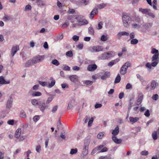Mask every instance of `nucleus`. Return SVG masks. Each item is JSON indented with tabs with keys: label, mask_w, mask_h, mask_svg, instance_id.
Here are the masks:
<instances>
[{
	"label": "nucleus",
	"mask_w": 159,
	"mask_h": 159,
	"mask_svg": "<svg viewBox=\"0 0 159 159\" xmlns=\"http://www.w3.org/2000/svg\"><path fill=\"white\" fill-rule=\"evenodd\" d=\"M151 52L152 54H154L151 58L152 62L151 63L147 62L145 65L146 67L149 70L152 69V66L156 67L159 62V53L158 50L156 48H152Z\"/></svg>",
	"instance_id": "obj_1"
},
{
	"label": "nucleus",
	"mask_w": 159,
	"mask_h": 159,
	"mask_svg": "<svg viewBox=\"0 0 159 159\" xmlns=\"http://www.w3.org/2000/svg\"><path fill=\"white\" fill-rule=\"evenodd\" d=\"M115 55V52L113 51H109L105 52L98 57L99 60H108L109 58L114 57Z\"/></svg>",
	"instance_id": "obj_2"
},
{
	"label": "nucleus",
	"mask_w": 159,
	"mask_h": 159,
	"mask_svg": "<svg viewBox=\"0 0 159 159\" xmlns=\"http://www.w3.org/2000/svg\"><path fill=\"white\" fill-rule=\"evenodd\" d=\"M122 18L124 26L125 27H127L129 25L131 20L130 16L127 14H124Z\"/></svg>",
	"instance_id": "obj_3"
},
{
	"label": "nucleus",
	"mask_w": 159,
	"mask_h": 159,
	"mask_svg": "<svg viewBox=\"0 0 159 159\" xmlns=\"http://www.w3.org/2000/svg\"><path fill=\"white\" fill-rule=\"evenodd\" d=\"M87 50L92 53L97 52L103 50L102 46H91L87 48Z\"/></svg>",
	"instance_id": "obj_4"
},
{
	"label": "nucleus",
	"mask_w": 159,
	"mask_h": 159,
	"mask_svg": "<svg viewBox=\"0 0 159 159\" xmlns=\"http://www.w3.org/2000/svg\"><path fill=\"white\" fill-rule=\"evenodd\" d=\"M131 66V63L129 61L125 62L121 67L120 70V74L122 75H125L127 72L128 67Z\"/></svg>",
	"instance_id": "obj_5"
},
{
	"label": "nucleus",
	"mask_w": 159,
	"mask_h": 159,
	"mask_svg": "<svg viewBox=\"0 0 159 159\" xmlns=\"http://www.w3.org/2000/svg\"><path fill=\"white\" fill-rule=\"evenodd\" d=\"M83 16L79 15L76 16L75 19L80 24V25H87L88 24V21L85 19H83Z\"/></svg>",
	"instance_id": "obj_6"
},
{
	"label": "nucleus",
	"mask_w": 159,
	"mask_h": 159,
	"mask_svg": "<svg viewBox=\"0 0 159 159\" xmlns=\"http://www.w3.org/2000/svg\"><path fill=\"white\" fill-rule=\"evenodd\" d=\"M45 58L44 55H38L32 58L34 64H36L43 61Z\"/></svg>",
	"instance_id": "obj_7"
},
{
	"label": "nucleus",
	"mask_w": 159,
	"mask_h": 159,
	"mask_svg": "<svg viewBox=\"0 0 159 159\" xmlns=\"http://www.w3.org/2000/svg\"><path fill=\"white\" fill-rule=\"evenodd\" d=\"M39 107L40 111L42 112H43L45 109L48 108L49 106L48 105H46L44 102H39Z\"/></svg>",
	"instance_id": "obj_8"
},
{
	"label": "nucleus",
	"mask_w": 159,
	"mask_h": 159,
	"mask_svg": "<svg viewBox=\"0 0 159 159\" xmlns=\"http://www.w3.org/2000/svg\"><path fill=\"white\" fill-rule=\"evenodd\" d=\"M13 101V99L12 97H9L7 99L6 104V108L7 109H10L12 105V102Z\"/></svg>",
	"instance_id": "obj_9"
},
{
	"label": "nucleus",
	"mask_w": 159,
	"mask_h": 159,
	"mask_svg": "<svg viewBox=\"0 0 159 159\" xmlns=\"http://www.w3.org/2000/svg\"><path fill=\"white\" fill-rule=\"evenodd\" d=\"M129 35V33L125 31H121L118 33L117 35V37L118 39H120L121 36H128Z\"/></svg>",
	"instance_id": "obj_10"
},
{
	"label": "nucleus",
	"mask_w": 159,
	"mask_h": 159,
	"mask_svg": "<svg viewBox=\"0 0 159 159\" xmlns=\"http://www.w3.org/2000/svg\"><path fill=\"white\" fill-rule=\"evenodd\" d=\"M19 49L18 46H13L11 48V55L13 57L14 55L16 53L17 51Z\"/></svg>",
	"instance_id": "obj_11"
},
{
	"label": "nucleus",
	"mask_w": 159,
	"mask_h": 159,
	"mask_svg": "<svg viewBox=\"0 0 159 159\" xmlns=\"http://www.w3.org/2000/svg\"><path fill=\"white\" fill-rule=\"evenodd\" d=\"M69 78L71 81L73 83H76L77 82L78 80V77L75 75H70L69 76Z\"/></svg>",
	"instance_id": "obj_12"
},
{
	"label": "nucleus",
	"mask_w": 159,
	"mask_h": 159,
	"mask_svg": "<svg viewBox=\"0 0 159 159\" xmlns=\"http://www.w3.org/2000/svg\"><path fill=\"white\" fill-rule=\"evenodd\" d=\"M36 2L37 5L40 7H43L46 6L45 1L42 0H39Z\"/></svg>",
	"instance_id": "obj_13"
},
{
	"label": "nucleus",
	"mask_w": 159,
	"mask_h": 159,
	"mask_svg": "<svg viewBox=\"0 0 159 159\" xmlns=\"http://www.w3.org/2000/svg\"><path fill=\"white\" fill-rule=\"evenodd\" d=\"M98 9L97 7H95L93 9L90 14V18L91 19H93L94 15L98 13Z\"/></svg>",
	"instance_id": "obj_14"
},
{
	"label": "nucleus",
	"mask_w": 159,
	"mask_h": 159,
	"mask_svg": "<svg viewBox=\"0 0 159 159\" xmlns=\"http://www.w3.org/2000/svg\"><path fill=\"white\" fill-rule=\"evenodd\" d=\"M158 85V83L156 82L155 80H152L151 83L150 89L153 90Z\"/></svg>",
	"instance_id": "obj_15"
},
{
	"label": "nucleus",
	"mask_w": 159,
	"mask_h": 159,
	"mask_svg": "<svg viewBox=\"0 0 159 159\" xmlns=\"http://www.w3.org/2000/svg\"><path fill=\"white\" fill-rule=\"evenodd\" d=\"M97 66L95 64L89 65H88L87 69L89 71H93L97 68Z\"/></svg>",
	"instance_id": "obj_16"
},
{
	"label": "nucleus",
	"mask_w": 159,
	"mask_h": 159,
	"mask_svg": "<svg viewBox=\"0 0 159 159\" xmlns=\"http://www.w3.org/2000/svg\"><path fill=\"white\" fill-rule=\"evenodd\" d=\"M120 61V59L118 58H116L115 60H113L110 61L108 64V66H112L114 64Z\"/></svg>",
	"instance_id": "obj_17"
},
{
	"label": "nucleus",
	"mask_w": 159,
	"mask_h": 159,
	"mask_svg": "<svg viewBox=\"0 0 159 159\" xmlns=\"http://www.w3.org/2000/svg\"><path fill=\"white\" fill-rule=\"evenodd\" d=\"M110 76V73L109 72H106L101 77V79L103 80H105L107 78H109Z\"/></svg>",
	"instance_id": "obj_18"
},
{
	"label": "nucleus",
	"mask_w": 159,
	"mask_h": 159,
	"mask_svg": "<svg viewBox=\"0 0 159 159\" xmlns=\"http://www.w3.org/2000/svg\"><path fill=\"white\" fill-rule=\"evenodd\" d=\"M112 139L113 141L116 143L120 144L122 141V139H118L117 137L115 136H113Z\"/></svg>",
	"instance_id": "obj_19"
},
{
	"label": "nucleus",
	"mask_w": 159,
	"mask_h": 159,
	"mask_svg": "<svg viewBox=\"0 0 159 159\" xmlns=\"http://www.w3.org/2000/svg\"><path fill=\"white\" fill-rule=\"evenodd\" d=\"M10 83L9 81H6L2 76H0V84H7Z\"/></svg>",
	"instance_id": "obj_20"
},
{
	"label": "nucleus",
	"mask_w": 159,
	"mask_h": 159,
	"mask_svg": "<svg viewBox=\"0 0 159 159\" xmlns=\"http://www.w3.org/2000/svg\"><path fill=\"white\" fill-rule=\"evenodd\" d=\"M119 132V128L118 126H117L112 132V134L113 135V136H116L118 134Z\"/></svg>",
	"instance_id": "obj_21"
},
{
	"label": "nucleus",
	"mask_w": 159,
	"mask_h": 159,
	"mask_svg": "<svg viewBox=\"0 0 159 159\" xmlns=\"http://www.w3.org/2000/svg\"><path fill=\"white\" fill-rule=\"evenodd\" d=\"M150 9H143L141 8H139V11L142 13L148 15Z\"/></svg>",
	"instance_id": "obj_22"
},
{
	"label": "nucleus",
	"mask_w": 159,
	"mask_h": 159,
	"mask_svg": "<svg viewBox=\"0 0 159 159\" xmlns=\"http://www.w3.org/2000/svg\"><path fill=\"white\" fill-rule=\"evenodd\" d=\"M75 102V100H70L69 102V103L68 104V105L67 107V110H70L73 108V104Z\"/></svg>",
	"instance_id": "obj_23"
},
{
	"label": "nucleus",
	"mask_w": 159,
	"mask_h": 159,
	"mask_svg": "<svg viewBox=\"0 0 159 159\" xmlns=\"http://www.w3.org/2000/svg\"><path fill=\"white\" fill-rule=\"evenodd\" d=\"M34 64L33 59L28 60L25 64V66L26 67H29Z\"/></svg>",
	"instance_id": "obj_24"
},
{
	"label": "nucleus",
	"mask_w": 159,
	"mask_h": 159,
	"mask_svg": "<svg viewBox=\"0 0 159 159\" xmlns=\"http://www.w3.org/2000/svg\"><path fill=\"white\" fill-rule=\"evenodd\" d=\"M20 130V129L18 128L16 131L15 133V137L17 139H19V138L20 137V132H19Z\"/></svg>",
	"instance_id": "obj_25"
},
{
	"label": "nucleus",
	"mask_w": 159,
	"mask_h": 159,
	"mask_svg": "<svg viewBox=\"0 0 159 159\" xmlns=\"http://www.w3.org/2000/svg\"><path fill=\"white\" fill-rule=\"evenodd\" d=\"M129 119L130 122L134 123L137 121L139 120V118L137 117H130Z\"/></svg>",
	"instance_id": "obj_26"
},
{
	"label": "nucleus",
	"mask_w": 159,
	"mask_h": 159,
	"mask_svg": "<svg viewBox=\"0 0 159 159\" xmlns=\"http://www.w3.org/2000/svg\"><path fill=\"white\" fill-rule=\"evenodd\" d=\"M88 147H84L82 151V154L84 156H86L87 155L88 152Z\"/></svg>",
	"instance_id": "obj_27"
},
{
	"label": "nucleus",
	"mask_w": 159,
	"mask_h": 159,
	"mask_svg": "<svg viewBox=\"0 0 159 159\" xmlns=\"http://www.w3.org/2000/svg\"><path fill=\"white\" fill-rule=\"evenodd\" d=\"M90 143V139H86L84 140V147H86L89 148V144Z\"/></svg>",
	"instance_id": "obj_28"
},
{
	"label": "nucleus",
	"mask_w": 159,
	"mask_h": 159,
	"mask_svg": "<svg viewBox=\"0 0 159 159\" xmlns=\"http://www.w3.org/2000/svg\"><path fill=\"white\" fill-rule=\"evenodd\" d=\"M152 137L153 139L156 140L157 139L158 133L157 131H154L152 134Z\"/></svg>",
	"instance_id": "obj_29"
},
{
	"label": "nucleus",
	"mask_w": 159,
	"mask_h": 159,
	"mask_svg": "<svg viewBox=\"0 0 159 159\" xmlns=\"http://www.w3.org/2000/svg\"><path fill=\"white\" fill-rule=\"evenodd\" d=\"M120 80L121 77L120 75L119 74H118L115 79L114 81L115 83L116 84L119 82Z\"/></svg>",
	"instance_id": "obj_30"
},
{
	"label": "nucleus",
	"mask_w": 159,
	"mask_h": 159,
	"mask_svg": "<svg viewBox=\"0 0 159 159\" xmlns=\"http://www.w3.org/2000/svg\"><path fill=\"white\" fill-rule=\"evenodd\" d=\"M106 6V4L102 3L98 5L97 7L99 9H101L105 7Z\"/></svg>",
	"instance_id": "obj_31"
},
{
	"label": "nucleus",
	"mask_w": 159,
	"mask_h": 159,
	"mask_svg": "<svg viewBox=\"0 0 159 159\" xmlns=\"http://www.w3.org/2000/svg\"><path fill=\"white\" fill-rule=\"evenodd\" d=\"M89 33L91 35H93L94 34V30L93 28L92 27H90L88 29Z\"/></svg>",
	"instance_id": "obj_32"
},
{
	"label": "nucleus",
	"mask_w": 159,
	"mask_h": 159,
	"mask_svg": "<svg viewBox=\"0 0 159 159\" xmlns=\"http://www.w3.org/2000/svg\"><path fill=\"white\" fill-rule=\"evenodd\" d=\"M138 43V40L136 39H132L130 41V43L131 44L134 45L137 44Z\"/></svg>",
	"instance_id": "obj_33"
},
{
	"label": "nucleus",
	"mask_w": 159,
	"mask_h": 159,
	"mask_svg": "<svg viewBox=\"0 0 159 159\" xmlns=\"http://www.w3.org/2000/svg\"><path fill=\"white\" fill-rule=\"evenodd\" d=\"M42 93L39 92H34L32 93L33 96H39L41 95Z\"/></svg>",
	"instance_id": "obj_34"
},
{
	"label": "nucleus",
	"mask_w": 159,
	"mask_h": 159,
	"mask_svg": "<svg viewBox=\"0 0 159 159\" xmlns=\"http://www.w3.org/2000/svg\"><path fill=\"white\" fill-rule=\"evenodd\" d=\"M55 81L54 80H52L51 81V82L50 83L48 87V88H51L55 84Z\"/></svg>",
	"instance_id": "obj_35"
},
{
	"label": "nucleus",
	"mask_w": 159,
	"mask_h": 159,
	"mask_svg": "<svg viewBox=\"0 0 159 159\" xmlns=\"http://www.w3.org/2000/svg\"><path fill=\"white\" fill-rule=\"evenodd\" d=\"M102 21H100L98 23V26L96 27V28L98 30L101 29L102 27Z\"/></svg>",
	"instance_id": "obj_36"
},
{
	"label": "nucleus",
	"mask_w": 159,
	"mask_h": 159,
	"mask_svg": "<svg viewBox=\"0 0 159 159\" xmlns=\"http://www.w3.org/2000/svg\"><path fill=\"white\" fill-rule=\"evenodd\" d=\"M31 103L34 105H39V102L38 100L36 99H33L31 100Z\"/></svg>",
	"instance_id": "obj_37"
},
{
	"label": "nucleus",
	"mask_w": 159,
	"mask_h": 159,
	"mask_svg": "<svg viewBox=\"0 0 159 159\" xmlns=\"http://www.w3.org/2000/svg\"><path fill=\"white\" fill-rule=\"evenodd\" d=\"M52 63L56 66H58L60 64L59 61L56 59L53 60L52 61Z\"/></svg>",
	"instance_id": "obj_38"
},
{
	"label": "nucleus",
	"mask_w": 159,
	"mask_h": 159,
	"mask_svg": "<svg viewBox=\"0 0 159 159\" xmlns=\"http://www.w3.org/2000/svg\"><path fill=\"white\" fill-rule=\"evenodd\" d=\"M78 151V150L77 148L75 149H72L70 150V153L71 155H73L76 154Z\"/></svg>",
	"instance_id": "obj_39"
},
{
	"label": "nucleus",
	"mask_w": 159,
	"mask_h": 159,
	"mask_svg": "<svg viewBox=\"0 0 159 159\" xmlns=\"http://www.w3.org/2000/svg\"><path fill=\"white\" fill-rule=\"evenodd\" d=\"M101 40L102 41H105L108 40V38L107 36L103 35L101 37Z\"/></svg>",
	"instance_id": "obj_40"
},
{
	"label": "nucleus",
	"mask_w": 159,
	"mask_h": 159,
	"mask_svg": "<svg viewBox=\"0 0 159 159\" xmlns=\"http://www.w3.org/2000/svg\"><path fill=\"white\" fill-rule=\"evenodd\" d=\"M66 55L69 57H72L73 55L72 52L71 51H68L66 52Z\"/></svg>",
	"instance_id": "obj_41"
},
{
	"label": "nucleus",
	"mask_w": 159,
	"mask_h": 159,
	"mask_svg": "<svg viewBox=\"0 0 159 159\" xmlns=\"http://www.w3.org/2000/svg\"><path fill=\"white\" fill-rule=\"evenodd\" d=\"M16 121L14 120H10L7 121V123L9 125H13Z\"/></svg>",
	"instance_id": "obj_42"
},
{
	"label": "nucleus",
	"mask_w": 159,
	"mask_h": 159,
	"mask_svg": "<svg viewBox=\"0 0 159 159\" xmlns=\"http://www.w3.org/2000/svg\"><path fill=\"white\" fill-rule=\"evenodd\" d=\"M104 135V134L103 132H100L98 133L97 135V138L98 139H102Z\"/></svg>",
	"instance_id": "obj_43"
},
{
	"label": "nucleus",
	"mask_w": 159,
	"mask_h": 159,
	"mask_svg": "<svg viewBox=\"0 0 159 159\" xmlns=\"http://www.w3.org/2000/svg\"><path fill=\"white\" fill-rule=\"evenodd\" d=\"M36 151L37 152L40 153L41 151V147L40 145H38L36 146Z\"/></svg>",
	"instance_id": "obj_44"
},
{
	"label": "nucleus",
	"mask_w": 159,
	"mask_h": 159,
	"mask_svg": "<svg viewBox=\"0 0 159 159\" xmlns=\"http://www.w3.org/2000/svg\"><path fill=\"white\" fill-rule=\"evenodd\" d=\"M149 153V152L148 151L144 150L143 151H142L140 152L141 155L143 156H147Z\"/></svg>",
	"instance_id": "obj_45"
},
{
	"label": "nucleus",
	"mask_w": 159,
	"mask_h": 159,
	"mask_svg": "<svg viewBox=\"0 0 159 159\" xmlns=\"http://www.w3.org/2000/svg\"><path fill=\"white\" fill-rule=\"evenodd\" d=\"M38 82H39V83L40 85H42V86H43V87L46 86L47 84V82L45 81L43 82V81H39Z\"/></svg>",
	"instance_id": "obj_46"
},
{
	"label": "nucleus",
	"mask_w": 159,
	"mask_h": 159,
	"mask_svg": "<svg viewBox=\"0 0 159 159\" xmlns=\"http://www.w3.org/2000/svg\"><path fill=\"white\" fill-rule=\"evenodd\" d=\"M26 117L25 113L23 110L20 111V117L25 118Z\"/></svg>",
	"instance_id": "obj_47"
},
{
	"label": "nucleus",
	"mask_w": 159,
	"mask_h": 159,
	"mask_svg": "<svg viewBox=\"0 0 159 159\" xmlns=\"http://www.w3.org/2000/svg\"><path fill=\"white\" fill-rule=\"evenodd\" d=\"M83 83L87 85H91L93 83V82L90 80H85L83 81Z\"/></svg>",
	"instance_id": "obj_48"
},
{
	"label": "nucleus",
	"mask_w": 159,
	"mask_h": 159,
	"mask_svg": "<svg viewBox=\"0 0 159 159\" xmlns=\"http://www.w3.org/2000/svg\"><path fill=\"white\" fill-rule=\"evenodd\" d=\"M148 15L150 16L152 18H154L155 17V15L150 10L149 11L148 13Z\"/></svg>",
	"instance_id": "obj_49"
},
{
	"label": "nucleus",
	"mask_w": 159,
	"mask_h": 159,
	"mask_svg": "<svg viewBox=\"0 0 159 159\" xmlns=\"http://www.w3.org/2000/svg\"><path fill=\"white\" fill-rule=\"evenodd\" d=\"M58 106L57 105H56L54 106L52 109V113H55L57 110Z\"/></svg>",
	"instance_id": "obj_50"
},
{
	"label": "nucleus",
	"mask_w": 159,
	"mask_h": 159,
	"mask_svg": "<svg viewBox=\"0 0 159 159\" xmlns=\"http://www.w3.org/2000/svg\"><path fill=\"white\" fill-rule=\"evenodd\" d=\"M134 20L138 24L140 23L141 22L140 19L138 17H136L134 19Z\"/></svg>",
	"instance_id": "obj_51"
},
{
	"label": "nucleus",
	"mask_w": 159,
	"mask_h": 159,
	"mask_svg": "<svg viewBox=\"0 0 159 159\" xmlns=\"http://www.w3.org/2000/svg\"><path fill=\"white\" fill-rule=\"evenodd\" d=\"M152 99L155 101L157 100L158 99V95L157 94H155L152 96Z\"/></svg>",
	"instance_id": "obj_52"
},
{
	"label": "nucleus",
	"mask_w": 159,
	"mask_h": 159,
	"mask_svg": "<svg viewBox=\"0 0 159 159\" xmlns=\"http://www.w3.org/2000/svg\"><path fill=\"white\" fill-rule=\"evenodd\" d=\"M72 39L74 41L77 42L79 39V37L76 35H75L73 36Z\"/></svg>",
	"instance_id": "obj_53"
},
{
	"label": "nucleus",
	"mask_w": 159,
	"mask_h": 159,
	"mask_svg": "<svg viewBox=\"0 0 159 159\" xmlns=\"http://www.w3.org/2000/svg\"><path fill=\"white\" fill-rule=\"evenodd\" d=\"M53 99V97H50L48 98L46 102V104H48L49 103H50Z\"/></svg>",
	"instance_id": "obj_54"
},
{
	"label": "nucleus",
	"mask_w": 159,
	"mask_h": 159,
	"mask_svg": "<svg viewBox=\"0 0 159 159\" xmlns=\"http://www.w3.org/2000/svg\"><path fill=\"white\" fill-rule=\"evenodd\" d=\"M136 76L137 78L140 81H142L143 80V77L141 76L140 75L137 74L136 75Z\"/></svg>",
	"instance_id": "obj_55"
},
{
	"label": "nucleus",
	"mask_w": 159,
	"mask_h": 159,
	"mask_svg": "<svg viewBox=\"0 0 159 159\" xmlns=\"http://www.w3.org/2000/svg\"><path fill=\"white\" fill-rule=\"evenodd\" d=\"M63 70H70V68L68 66L65 65L63 68Z\"/></svg>",
	"instance_id": "obj_56"
},
{
	"label": "nucleus",
	"mask_w": 159,
	"mask_h": 159,
	"mask_svg": "<svg viewBox=\"0 0 159 159\" xmlns=\"http://www.w3.org/2000/svg\"><path fill=\"white\" fill-rule=\"evenodd\" d=\"M130 39H134L135 37V35L134 32H132L129 35Z\"/></svg>",
	"instance_id": "obj_57"
},
{
	"label": "nucleus",
	"mask_w": 159,
	"mask_h": 159,
	"mask_svg": "<svg viewBox=\"0 0 159 159\" xmlns=\"http://www.w3.org/2000/svg\"><path fill=\"white\" fill-rule=\"evenodd\" d=\"M39 119V116H36L34 117L33 118V120L35 122H37Z\"/></svg>",
	"instance_id": "obj_58"
},
{
	"label": "nucleus",
	"mask_w": 159,
	"mask_h": 159,
	"mask_svg": "<svg viewBox=\"0 0 159 159\" xmlns=\"http://www.w3.org/2000/svg\"><path fill=\"white\" fill-rule=\"evenodd\" d=\"M143 93H140L139 94L138 98L142 100L143 98Z\"/></svg>",
	"instance_id": "obj_59"
},
{
	"label": "nucleus",
	"mask_w": 159,
	"mask_h": 159,
	"mask_svg": "<svg viewBox=\"0 0 159 159\" xmlns=\"http://www.w3.org/2000/svg\"><path fill=\"white\" fill-rule=\"evenodd\" d=\"M98 151H99V150H98V149H97V147L95 148H94L93 149V150H92V152H91V154L93 155V154H94V153L97 152Z\"/></svg>",
	"instance_id": "obj_60"
},
{
	"label": "nucleus",
	"mask_w": 159,
	"mask_h": 159,
	"mask_svg": "<svg viewBox=\"0 0 159 159\" xmlns=\"http://www.w3.org/2000/svg\"><path fill=\"white\" fill-rule=\"evenodd\" d=\"M74 18V15H69L67 17V19L68 20H73Z\"/></svg>",
	"instance_id": "obj_61"
},
{
	"label": "nucleus",
	"mask_w": 159,
	"mask_h": 159,
	"mask_svg": "<svg viewBox=\"0 0 159 159\" xmlns=\"http://www.w3.org/2000/svg\"><path fill=\"white\" fill-rule=\"evenodd\" d=\"M108 150L107 148L106 147H104L101 150L100 152H103L107 151Z\"/></svg>",
	"instance_id": "obj_62"
},
{
	"label": "nucleus",
	"mask_w": 159,
	"mask_h": 159,
	"mask_svg": "<svg viewBox=\"0 0 159 159\" xmlns=\"http://www.w3.org/2000/svg\"><path fill=\"white\" fill-rule=\"evenodd\" d=\"M142 84L143 86H145L147 85L148 83V82L144 80H143L142 81H141Z\"/></svg>",
	"instance_id": "obj_63"
},
{
	"label": "nucleus",
	"mask_w": 159,
	"mask_h": 159,
	"mask_svg": "<svg viewBox=\"0 0 159 159\" xmlns=\"http://www.w3.org/2000/svg\"><path fill=\"white\" fill-rule=\"evenodd\" d=\"M152 26V24L151 23H147L145 25L146 28H150Z\"/></svg>",
	"instance_id": "obj_64"
}]
</instances>
